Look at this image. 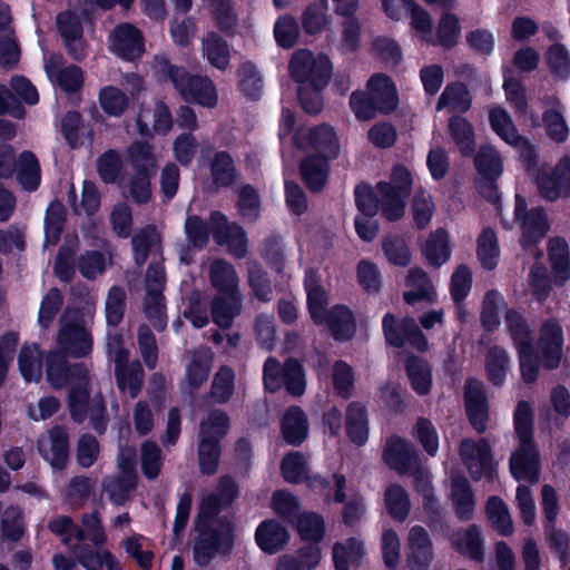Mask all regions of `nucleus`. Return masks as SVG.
I'll list each match as a JSON object with an SVG mask.
<instances>
[{"label":"nucleus","instance_id":"46","mask_svg":"<svg viewBox=\"0 0 570 570\" xmlns=\"http://www.w3.org/2000/svg\"><path fill=\"white\" fill-rule=\"evenodd\" d=\"M121 546L129 558L142 570H149L153 567L155 558L153 546L147 538L134 533L121 541Z\"/></svg>","mask_w":570,"mask_h":570},{"label":"nucleus","instance_id":"13","mask_svg":"<svg viewBox=\"0 0 570 570\" xmlns=\"http://www.w3.org/2000/svg\"><path fill=\"white\" fill-rule=\"evenodd\" d=\"M563 330L554 318L546 320L540 327L537 341V350L541 364L546 370L552 371L559 367L563 354Z\"/></svg>","mask_w":570,"mask_h":570},{"label":"nucleus","instance_id":"45","mask_svg":"<svg viewBox=\"0 0 570 570\" xmlns=\"http://www.w3.org/2000/svg\"><path fill=\"white\" fill-rule=\"evenodd\" d=\"M365 554V548L361 540L351 537L344 542H335L332 548L335 570H350V563L358 566Z\"/></svg>","mask_w":570,"mask_h":570},{"label":"nucleus","instance_id":"11","mask_svg":"<svg viewBox=\"0 0 570 570\" xmlns=\"http://www.w3.org/2000/svg\"><path fill=\"white\" fill-rule=\"evenodd\" d=\"M459 453L473 481H480L483 478L493 479L495 469L488 439L481 438L478 441L464 439L460 443Z\"/></svg>","mask_w":570,"mask_h":570},{"label":"nucleus","instance_id":"32","mask_svg":"<svg viewBox=\"0 0 570 570\" xmlns=\"http://www.w3.org/2000/svg\"><path fill=\"white\" fill-rule=\"evenodd\" d=\"M405 372L412 390L420 396H425L432 387V370L429 362L415 354L407 355Z\"/></svg>","mask_w":570,"mask_h":570},{"label":"nucleus","instance_id":"16","mask_svg":"<svg viewBox=\"0 0 570 570\" xmlns=\"http://www.w3.org/2000/svg\"><path fill=\"white\" fill-rule=\"evenodd\" d=\"M383 462L399 474H406L419 465V450L400 435L386 439L382 451Z\"/></svg>","mask_w":570,"mask_h":570},{"label":"nucleus","instance_id":"29","mask_svg":"<svg viewBox=\"0 0 570 570\" xmlns=\"http://www.w3.org/2000/svg\"><path fill=\"white\" fill-rule=\"evenodd\" d=\"M422 254L430 266L440 268L444 265L452 254L448 230L439 227L431 232L422 247Z\"/></svg>","mask_w":570,"mask_h":570},{"label":"nucleus","instance_id":"64","mask_svg":"<svg viewBox=\"0 0 570 570\" xmlns=\"http://www.w3.org/2000/svg\"><path fill=\"white\" fill-rule=\"evenodd\" d=\"M122 171L124 164L116 149H108L97 158V173L104 184H115Z\"/></svg>","mask_w":570,"mask_h":570},{"label":"nucleus","instance_id":"63","mask_svg":"<svg viewBox=\"0 0 570 570\" xmlns=\"http://www.w3.org/2000/svg\"><path fill=\"white\" fill-rule=\"evenodd\" d=\"M271 503L275 514L282 521L294 524L301 508L296 495L286 490H277L273 493Z\"/></svg>","mask_w":570,"mask_h":570},{"label":"nucleus","instance_id":"20","mask_svg":"<svg viewBox=\"0 0 570 570\" xmlns=\"http://www.w3.org/2000/svg\"><path fill=\"white\" fill-rule=\"evenodd\" d=\"M40 455L53 469H63L69 458L68 433L61 426L52 428L38 440Z\"/></svg>","mask_w":570,"mask_h":570},{"label":"nucleus","instance_id":"10","mask_svg":"<svg viewBox=\"0 0 570 570\" xmlns=\"http://www.w3.org/2000/svg\"><path fill=\"white\" fill-rule=\"evenodd\" d=\"M234 528L230 523H220L216 528L202 530L194 544V560L204 567L212 562L216 554H226L232 550Z\"/></svg>","mask_w":570,"mask_h":570},{"label":"nucleus","instance_id":"4","mask_svg":"<svg viewBox=\"0 0 570 570\" xmlns=\"http://www.w3.org/2000/svg\"><path fill=\"white\" fill-rule=\"evenodd\" d=\"M92 313L86 302L81 308L67 307L59 320L56 351L71 357H86L92 351V337L87 327V317Z\"/></svg>","mask_w":570,"mask_h":570},{"label":"nucleus","instance_id":"43","mask_svg":"<svg viewBox=\"0 0 570 570\" xmlns=\"http://www.w3.org/2000/svg\"><path fill=\"white\" fill-rule=\"evenodd\" d=\"M510 357L505 348L500 345L491 346L485 354V375L488 382L495 386L501 387L507 380L509 370Z\"/></svg>","mask_w":570,"mask_h":570},{"label":"nucleus","instance_id":"3","mask_svg":"<svg viewBox=\"0 0 570 570\" xmlns=\"http://www.w3.org/2000/svg\"><path fill=\"white\" fill-rule=\"evenodd\" d=\"M156 72L170 80L181 99L187 104L213 109L218 104V94L208 76L193 75L186 68L173 65L164 56H156Z\"/></svg>","mask_w":570,"mask_h":570},{"label":"nucleus","instance_id":"59","mask_svg":"<svg viewBox=\"0 0 570 570\" xmlns=\"http://www.w3.org/2000/svg\"><path fill=\"white\" fill-rule=\"evenodd\" d=\"M505 325L517 350L533 345L531 330L520 312L508 309L505 313Z\"/></svg>","mask_w":570,"mask_h":570},{"label":"nucleus","instance_id":"22","mask_svg":"<svg viewBox=\"0 0 570 570\" xmlns=\"http://www.w3.org/2000/svg\"><path fill=\"white\" fill-rule=\"evenodd\" d=\"M309 423L298 405L288 406L281 419V434L287 445L301 446L308 438Z\"/></svg>","mask_w":570,"mask_h":570},{"label":"nucleus","instance_id":"19","mask_svg":"<svg viewBox=\"0 0 570 570\" xmlns=\"http://www.w3.org/2000/svg\"><path fill=\"white\" fill-rule=\"evenodd\" d=\"M381 115L393 114L399 107V92L392 78L385 73H374L366 81L364 90Z\"/></svg>","mask_w":570,"mask_h":570},{"label":"nucleus","instance_id":"23","mask_svg":"<svg viewBox=\"0 0 570 570\" xmlns=\"http://www.w3.org/2000/svg\"><path fill=\"white\" fill-rule=\"evenodd\" d=\"M344 421L348 441L356 446L365 445L370 435V420L366 405L361 401L348 403Z\"/></svg>","mask_w":570,"mask_h":570},{"label":"nucleus","instance_id":"25","mask_svg":"<svg viewBox=\"0 0 570 570\" xmlns=\"http://www.w3.org/2000/svg\"><path fill=\"white\" fill-rule=\"evenodd\" d=\"M330 160L324 155H309L301 161V177L309 191L320 193L324 189L330 175Z\"/></svg>","mask_w":570,"mask_h":570},{"label":"nucleus","instance_id":"33","mask_svg":"<svg viewBox=\"0 0 570 570\" xmlns=\"http://www.w3.org/2000/svg\"><path fill=\"white\" fill-rule=\"evenodd\" d=\"M448 128L461 156L464 158L472 157L476 145L473 125L462 115H453L449 118Z\"/></svg>","mask_w":570,"mask_h":570},{"label":"nucleus","instance_id":"40","mask_svg":"<svg viewBox=\"0 0 570 570\" xmlns=\"http://www.w3.org/2000/svg\"><path fill=\"white\" fill-rule=\"evenodd\" d=\"M115 374L118 387L127 392L130 397H136L144 382V370L139 361L119 362L115 364Z\"/></svg>","mask_w":570,"mask_h":570},{"label":"nucleus","instance_id":"15","mask_svg":"<svg viewBox=\"0 0 570 570\" xmlns=\"http://www.w3.org/2000/svg\"><path fill=\"white\" fill-rule=\"evenodd\" d=\"M464 409L466 417L478 433H484L489 422V400L483 383L470 377L464 384Z\"/></svg>","mask_w":570,"mask_h":570},{"label":"nucleus","instance_id":"1","mask_svg":"<svg viewBox=\"0 0 570 570\" xmlns=\"http://www.w3.org/2000/svg\"><path fill=\"white\" fill-rule=\"evenodd\" d=\"M68 355L56 350L50 351L46 358L47 380L55 389L70 384L69 409L73 420L82 422L90 417L96 431L106 429V407L100 394L89 399L90 374L82 364L68 365Z\"/></svg>","mask_w":570,"mask_h":570},{"label":"nucleus","instance_id":"62","mask_svg":"<svg viewBox=\"0 0 570 570\" xmlns=\"http://www.w3.org/2000/svg\"><path fill=\"white\" fill-rule=\"evenodd\" d=\"M94 490V481L85 475L73 476L65 487L63 501L71 508H81Z\"/></svg>","mask_w":570,"mask_h":570},{"label":"nucleus","instance_id":"35","mask_svg":"<svg viewBox=\"0 0 570 570\" xmlns=\"http://www.w3.org/2000/svg\"><path fill=\"white\" fill-rule=\"evenodd\" d=\"M472 156L474 168L480 178L483 180H499L503 173V160L495 147L482 145Z\"/></svg>","mask_w":570,"mask_h":570},{"label":"nucleus","instance_id":"41","mask_svg":"<svg viewBox=\"0 0 570 570\" xmlns=\"http://www.w3.org/2000/svg\"><path fill=\"white\" fill-rule=\"evenodd\" d=\"M209 169L212 181L216 189L230 187L237 180L238 171L234 159L226 150L215 153L210 161Z\"/></svg>","mask_w":570,"mask_h":570},{"label":"nucleus","instance_id":"44","mask_svg":"<svg viewBox=\"0 0 570 570\" xmlns=\"http://www.w3.org/2000/svg\"><path fill=\"white\" fill-rule=\"evenodd\" d=\"M476 257L482 268L493 271L500 261V247L495 230L485 226L476 238Z\"/></svg>","mask_w":570,"mask_h":570},{"label":"nucleus","instance_id":"55","mask_svg":"<svg viewBox=\"0 0 570 570\" xmlns=\"http://www.w3.org/2000/svg\"><path fill=\"white\" fill-rule=\"evenodd\" d=\"M18 364L21 375L27 382H39L42 374V354L36 344L23 345L19 353Z\"/></svg>","mask_w":570,"mask_h":570},{"label":"nucleus","instance_id":"52","mask_svg":"<svg viewBox=\"0 0 570 570\" xmlns=\"http://www.w3.org/2000/svg\"><path fill=\"white\" fill-rule=\"evenodd\" d=\"M489 121L491 129L508 145L518 147L522 140L510 115L502 108L497 107L490 110Z\"/></svg>","mask_w":570,"mask_h":570},{"label":"nucleus","instance_id":"18","mask_svg":"<svg viewBox=\"0 0 570 570\" xmlns=\"http://www.w3.org/2000/svg\"><path fill=\"white\" fill-rule=\"evenodd\" d=\"M433 559L434 550L429 532L422 525L412 527L407 538V569L430 570Z\"/></svg>","mask_w":570,"mask_h":570},{"label":"nucleus","instance_id":"2","mask_svg":"<svg viewBox=\"0 0 570 570\" xmlns=\"http://www.w3.org/2000/svg\"><path fill=\"white\" fill-rule=\"evenodd\" d=\"M184 227L188 243L196 249L206 248L212 236L218 246H227L234 256L246 255V230L238 223L229 222L220 210H212L208 220L198 215H188Z\"/></svg>","mask_w":570,"mask_h":570},{"label":"nucleus","instance_id":"57","mask_svg":"<svg viewBox=\"0 0 570 570\" xmlns=\"http://www.w3.org/2000/svg\"><path fill=\"white\" fill-rule=\"evenodd\" d=\"M66 224V208L58 202L50 203L45 217V244L56 245L61 237Z\"/></svg>","mask_w":570,"mask_h":570},{"label":"nucleus","instance_id":"9","mask_svg":"<svg viewBox=\"0 0 570 570\" xmlns=\"http://www.w3.org/2000/svg\"><path fill=\"white\" fill-rule=\"evenodd\" d=\"M382 330L389 346L402 348L405 344L419 352H426L429 342L412 316L401 320L392 313H386L382 320Z\"/></svg>","mask_w":570,"mask_h":570},{"label":"nucleus","instance_id":"36","mask_svg":"<svg viewBox=\"0 0 570 570\" xmlns=\"http://www.w3.org/2000/svg\"><path fill=\"white\" fill-rule=\"evenodd\" d=\"M237 495V488L233 479L223 476L216 490L206 494L200 504V514L213 517L217 514L222 507L229 504Z\"/></svg>","mask_w":570,"mask_h":570},{"label":"nucleus","instance_id":"37","mask_svg":"<svg viewBox=\"0 0 570 570\" xmlns=\"http://www.w3.org/2000/svg\"><path fill=\"white\" fill-rule=\"evenodd\" d=\"M112 265L110 250L89 249L81 253L77 259V269L87 281H96Z\"/></svg>","mask_w":570,"mask_h":570},{"label":"nucleus","instance_id":"56","mask_svg":"<svg viewBox=\"0 0 570 570\" xmlns=\"http://www.w3.org/2000/svg\"><path fill=\"white\" fill-rule=\"evenodd\" d=\"M281 475L287 483H304L308 475V465L304 454L299 451L286 453L281 461Z\"/></svg>","mask_w":570,"mask_h":570},{"label":"nucleus","instance_id":"42","mask_svg":"<svg viewBox=\"0 0 570 570\" xmlns=\"http://www.w3.org/2000/svg\"><path fill=\"white\" fill-rule=\"evenodd\" d=\"M295 529L304 542L318 544L324 540L326 524L324 517L314 511H304L294 521Z\"/></svg>","mask_w":570,"mask_h":570},{"label":"nucleus","instance_id":"54","mask_svg":"<svg viewBox=\"0 0 570 570\" xmlns=\"http://www.w3.org/2000/svg\"><path fill=\"white\" fill-rule=\"evenodd\" d=\"M385 507L389 515L399 522H403L409 517L411 510L410 498L401 484H392L386 488Z\"/></svg>","mask_w":570,"mask_h":570},{"label":"nucleus","instance_id":"27","mask_svg":"<svg viewBox=\"0 0 570 570\" xmlns=\"http://www.w3.org/2000/svg\"><path fill=\"white\" fill-rule=\"evenodd\" d=\"M452 547L459 554L473 561L482 562L484 559V540L476 524L459 530L452 540Z\"/></svg>","mask_w":570,"mask_h":570},{"label":"nucleus","instance_id":"30","mask_svg":"<svg viewBox=\"0 0 570 570\" xmlns=\"http://www.w3.org/2000/svg\"><path fill=\"white\" fill-rule=\"evenodd\" d=\"M307 142L316 151V155H324L328 159H336L340 155V141L337 134L328 124H321L309 128Z\"/></svg>","mask_w":570,"mask_h":570},{"label":"nucleus","instance_id":"5","mask_svg":"<svg viewBox=\"0 0 570 570\" xmlns=\"http://www.w3.org/2000/svg\"><path fill=\"white\" fill-rule=\"evenodd\" d=\"M263 383L267 392L284 389L288 395L301 397L307 386L304 365L295 357H287L281 363L276 357L268 356L263 366Z\"/></svg>","mask_w":570,"mask_h":570},{"label":"nucleus","instance_id":"26","mask_svg":"<svg viewBox=\"0 0 570 570\" xmlns=\"http://www.w3.org/2000/svg\"><path fill=\"white\" fill-rule=\"evenodd\" d=\"M288 539L287 529L276 520L263 521L255 531L257 546L269 554L283 550Z\"/></svg>","mask_w":570,"mask_h":570},{"label":"nucleus","instance_id":"28","mask_svg":"<svg viewBox=\"0 0 570 570\" xmlns=\"http://www.w3.org/2000/svg\"><path fill=\"white\" fill-rule=\"evenodd\" d=\"M376 191L379 193L380 210L382 216L389 222L401 219L405 212V200L409 196L403 195L394 188L393 184L385 180L376 183Z\"/></svg>","mask_w":570,"mask_h":570},{"label":"nucleus","instance_id":"50","mask_svg":"<svg viewBox=\"0 0 570 570\" xmlns=\"http://www.w3.org/2000/svg\"><path fill=\"white\" fill-rule=\"evenodd\" d=\"M203 51L212 66L224 70L229 65L227 41L216 31H209L203 39Z\"/></svg>","mask_w":570,"mask_h":570},{"label":"nucleus","instance_id":"48","mask_svg":"<svg viewBox=\"0 0 570 570\" xmlns=\"http://www.w3.org/2000/svg\"><path fill=\"white\" fill-rule=\"evenodd\" d=\"M76 557L86 570H102L104 564H106L108 570H116L120 566L119 561L109 550L92 549L86 544L78 546Z\"/></svg>","mask_w":570,"mask_h":570},{"label":"nucleus","instance_id":"7","mask_svg":"<svg viewBox=\"0 0 570 570\" xmlns=\"http://www.w3.org/2000/svg\"><path fill=\"white\" fill-rule=\"evenodd\" d=\"M289 76L298 86H316L326 88L333 66L330 58L314 53L308 49H299L292 56L288 65Z\"/></svg>","mask_w":570,"mask_h":570},{"label":"nucleus","instance_id":"39","mask_svg":"<svg viewBox=\"0 0 570 570\" xmlns=\"http://www.w3.org/2000/svg\"><path fill=\"white\" fill-rule=\"evenodd\" d=\"M17 179L27 191H36L41 184L40 163L31 150H23L14 164Z\"/></svg>","mask_w":570,"mask_h":570},{"label":"nucleus","instance_id":"12","mask_svg":"<svg viewBox=\"0 0 570 570\" xmlns=\"http://www.w3.org/2000/svg\"><path fill=\"white\" fill-rule=\"evenodd\" d=\"M539 195L548 200L570 197V156H563L550 171H539L535 178Z\"/></svg>","mask_w":570,"mask_h":570},{"label":"nucleus","instance_id":"8","mask_svg":"<svg viewBox=\"0 0 570 570\" xmlns=\"http://www.w3.org/2000/svg\"><path fill=\"white\" fill-rule=\"evenodd\" d=\"M514 218L521 229L519 244L525 252L535 248L550 230L546 209L542 206L528 209L524 197L519 194L514 200Z\"/></svg>","mask_w":570,"mask_h":570},{"label":"nucleus","instance_id":"24","mask_svg":"<svg viewBox=\"0 0 570 570\" xmlns=\"http://www.w3.org/2000/svg\"><path fill=\"white\" fill-rule=\"evenodd\" d=\"M304 483L311 491L322 495L325 502L333 499L335 503H343L346 500V478L342 473H333L331 476L308 473Z\"/></svg>","mask_w":570,"mask_h":570},{"label":"nucleus","instance_id":"34","mask_svg":"<svg viewBox=\"0 0 570 570\" xmlns=\"http://www.w3.org/2000/svg\"><path fill=\"white\" fill-rule=\"evenodd\" d=\"M472 106V95L468 86L462 81L449 82L436 102V110L450 108L461 115L468 112Z\"/></svg>","mask_w":570,"mask_h":570},{"label":"nucleus","instance_id":"60","mask_svg":"<svg viewBox=\"0 0 570 570\" xmlns=\"http://www.w3.org/2000/svg\"><path fill=\"white\" fill-rule=\"evenodd\" d=\"M220 458V448L218 441H210L208 430L205 426L202 433V440L198 445L199 469L203 474L212 475L218 469Z\"/></svg>","mask_w":570,"mask_h":570},{"label":"nucleus","instance_id":"58","mask_svg":"<svg viewBox=\"0 0 570 570\" xmlns=\"http://www.w3.org/2000/svg\"><path fill=\"white\" fill-rule=\"evenodd\" d=\"M382 250L387 262L394 266L406 267L412 259L411 249L401 236L387 234L381 242Z\"/></svg>","mask_w":570,"mask_h":570},{"label":"nucleus","instance_id":"31","mask_svg":"<svg viewBox=\"0 0 570 570\" xmlns=\"http://www.w3.org/2000/svg\"><path fill=\"white\" fill-rule=\"evenodd\" d=\"M451 500L454 512L460 521H470L475 509V497L466 478L456 476L452 480Z\"/></svg>","mask_w":570,"mask_h":570},{"label":"nucleus","instance_id":"47","mask_svg":"<svg viewBox=\"0 0 570 570\" xmlns=\"http://www.w3.org/2000/svg\"><path fill=\"white\" fill-rule=\"evenodd\" d=\"M544 59L554 80L568 81L570 79V51L563 43L554 42L549 46Z\"/></svg>","mask_w":570,"mask_h":570},{"label":"nucleus","instance_id":"51","mask_svg":"<svg viewBox=\"0 0 570 570\" xmlns=\"http://www.w3.org/2000/svg\"><path fill=\"white\" fill-rule=\"evenodd\" d=\"M146 318L157 331H163L167 325L166 304L159 287H149L142 303Z\"/></svg>","mask_w":570,"mask_h":570},{"label":"nucleus","instance_id":"53","mask_svg":"<svg viewBox=\"0 0 570 570\" xmlns=\"http://www.w3.org/2000/svg\"><path fill=\"white\" fill-rule=\"evenodd\" d=\"M81 523L82 528L77 525L76 530L77 544L87 539L96 548H100L107 542V533L98 511L85 513L81 518Z\"/></svg>","mask_w":570,"mask_h":570},{"label":"nucleus","instance_id":"14","mask_svg":"<svg viewBox=\"0 0 570 570\" xmlns=\"http://www.w3.org/2000/svg\"><path fill=\"white\" fill-rule=\"evenodd\" d=\"M510 472L517 481L538 483L541 473L540 452L534 440H519V446L512 452L510 460Z\"/></svg>","mask_w":570,"mask_h":570},{"label":"nucleus","instance_id":"61","mask_svg":"<svg viewBox=\"0 0 570 570\" xmlns=\"http://www.w3.org/2000/svg\"><path fill=\"white\" fill-rule=\"evenodd\" d=\"M137 487V474H124L120 473L118 476L110 478L105 483V491L109 500L117 505L125 504L130 493Z\"/></svg>","mask_w":570,"mask_h":570},{"label":"nucleus","instance_id":"49","mask_svg":"<svg viewBox=\"0 0 570 570\" xmlns=\"http://www.w3.org/2000/svg\"><path fill=\"white\" fill-rule=\"evenodd\" d=\"M212 18L217 29L226 37L234 36L238 16L232 0H208Z\"/></svg>","mask_w":570,"mask_h":570},{"label":"nucleus","instance_id":"21","mask_svg":"<svg viewBox=\"0 0 570 570\" xmlns=\"http://www.w3.org/2000/svg\"><path fill=\"white\" fill-rule=\"evenodd\" d=\"M322 326H325L333 340L340 343L352 341L357 331L354 312L345 304L333 305Z\"/></svg>","mask_w":570,"mask_h":570},{"label":"nucleus","instance_id":"6","mask_svg":"<svg viewBox=\"0 0 570 570\" xmlns=\"http://www.w3.org/2000/svg\"><path fill=\"white\" fill-rule=\"evenodd\" d=\"M153 145L148 141H134L127 148V155L134 169L129 180V194L137 205H146L150 202L151 178L156 174L157 164Z\"/></svg>","mask_w":570,"mask_h":570},{"label":"nucleus","instance_id":"38","mask_svg":"<svg viewBox=\"0 0 570 570\" xmlns=\"http://www.w3.org/2000/svg\"><path fill=\"white\" fill-rule=\"evenodd\" d=\"M239 311V297L237 293L230 288L219 292V294L213 299V320L222 328L229 327Z\"/></svg>","mask_w":570,"mask_h":570},{"label":"nucleus","instance_id":"17","mask_svg":"<svg viewBox=\"0 0 570 570\" xmlns=\"http://www.w3.org/2000/svg\"><path fill=\"white\" fill-rule=\"evenodd\" d=\"M109 48L117 57L134 61L145 52L142 32L129 22L120 23L110 35Z\"/></svg>","mask_w":570,"mask_h":570}]
</instances>
